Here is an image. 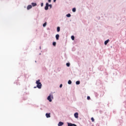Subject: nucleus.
I'll list each match as a JSON object with an SVG mask.
<instances>
[{"mask_svg":"<svg viewBox=\"0 0 126 126\" xmlns=\"http://www.w3.org/2000/svg\"><path fill=\"white\" fill-rule=\"evenodd\" d=\"M36 84H37L36 87L39 89H41L42 88V84L40 82V80H38L36 82Z\"/></svg>","mask_w":126,"mask_h":126,"instance_id":"obj_1","label":"nucleus"},{"mask_svg":"<svg viewBox=\"0 0 126 126\" xmlns=\"http://www.w3.org/2000/svg\"><path fill=\"white\" fill-rule=\"evenodd\" d=\"M52 98H53V95L50 94L48 96L47 100H48L49 102H52Z\"/></svg>","mask_w":126,"mask_h":126,"instance_id":"obj_2","label":"nucleus"},{"mask_svg":"<svg viewBox=\"0 0 126 126\" xmlns=\"http://www.w3.org/2000/svg\"><path fill=\"white\" fill-rule=\"evenodd\" d=\"M45 10H48L49 9V3H46V6L45 7Z\"/></svg>","mask_w":126,"mask_h":126,"instance_id":"obj_3","label":"nucleus"},{"mask_svg":"<svg viewBox=\"0 0 126 126\" xmlns=\"http://www.w3.org/2000/svg\"><path fill=\"white\" fill-rule=\"evenodd\" d=\"M74 116L76 119H78V113L76 112L74 114Z\"/></svg>","mask_w":126,"mask_h":126,"instance_id":"obj_4","label":"nucleus"},{"mask_svg":"<svg viewBox=\"0 0 126 126\" xmlns=\"http://www.w3.org/2000/svg\"><path fill=\"white\" fill-rule=\"evenodd\" d=\"M45 115L46 118H51V113H46Z\"/></svg>","mask_w":126,"mask_h":126,"instance_id":"obj_5","label":"nucleus"},{"mask_svg":"<svg viewBox=\"0 0 126 126\" xmlns=\"http://www.w3.org/2000/svg\"><path fill=\"white\" fill-rule=\"evenodd\" d=\"M63 125V122H60L58 123V126H62Z\"/></svg>","mask_w":126,"mask_h":126,"instance_id":"obj_6","label":"nucleus"},{"mask_svg":"<svg viewBox=\"0 0 126 126\" xmlns=\"http://www.w3.org/2000/svg\"><path fill=\"white\" fill-rule=\"evenodd\" d=\"M31 8H32V5H29L27 6V9H28V10H29V9H31Z\"/></svg>","mask_w":126,"mask_h":126,"instance_id":"obj_7","label":"nucleus"},{"mask_svg":"<svg viewBox=\"0 0 126 126\" xmlns=\"http://www.w3.org/2000/svg\"><path fill=\"white\" fill-rule=\"evenodd\" d=\"M109 42H110V40L107 39L104 42V45H107V44H108Z\"/></svg>","mask_w":126,"mask_h":126,"instance_id":"obj_8","label":"nucleus"},{"mask_svg":"<svg viewBox=\"0 0 126 126\" xmlns=\"http://www.w3.org/2000/svg\"><path fill=\"white\" fill-rule=\"evenodd\" d=\"M59 38H60V35L59 34H56V40H59Z\"/></svg>","mask_w":126,"mask_h":126,"instance_id":"obj_9","label":"nucleus"},{"mask_svg":"<svg viewBox=\"0 0 126 126\" xmlns=\"http://www.w3.org/2000/svg\"><path fill=\"white\" fill-rule=\"evenodd\" d=\"M32 6H36V5H37V4L36 3L32 2Z\"/></svg>","mask_w":126,"mask_h":126,"instance_id":"obj_10","label":"nucleus"},{"mask_svg":"<svg viewBox=\"0 0 126 126\" xmlns=\"http://www.w3.org/2000/svg\"><path fill=\"white\" fill-rule=\"evenodd\" d=\"M61 31V28L60 27H57V32H60Z\"/></svg>","mask_w":126,"mask_h":126,"instance_id":"obj_11","label":"nucleus"},{"mask_svg":"<svg viewBox=\"0 0 126 126\" xmlns=\"http://www.w3.org/2000/svg\"><path fill=\"white\" fill-rule=\"evenodd\" d=\"M76 84H77V85L80 84V81H76Z\"/></svg>","mask_w":126,"mask_h":126,"instance_id":"obj_12","label":"nucleus"},{"mask_svg":"<svg viewBox=\"0 0 126 126\" xmlns=\"http://www.w3.org/2000/svg\"><path fill=\"white\" fill-rule=\"evenodd\" d=\"M68 126H73V124L71 123H67Z\"/></svg>","mask_w":126,"mask_h":126,"instance_id":"obj_13","label":"nucleus"},{"mask_svg":"<svg viewBox=\"0 0 126 126\" xmlns=\"http://www.w3.org/2000/svg\"><path fill=\"white\" fill-rule=\"evenodd\" d=\"M72 11L73 12H75V11H76V9L75 8H73L72 9Z\"/></svg>","mask_w":126,"mask_h":126,"instance_id":"obj_14","label":"nucleus"},{"mask_svg":"<svg viewBox=\"0 0 126 126\" xmlns=\"http://www.w3.org/2000/svg\"><path fill=\"white\" fill-rule=\"evenodd\" d=\"M71 16V15L70 14H68L66 15L67 17H70Z\"/></svg>","mask_w":126,"mask_h":126,"instance_id":"obj_15","label":"nucleus"},{"mask_svg":"<svg viewBox=\"0 0 126 126\" xmlns=\"http://www.w3.org/2000/svg\"><path fill=\"white\" fill-rule=\"evenodd\" d=\"M57 45V42H53V45L55 46Z\"/></svg>","mask_w":126,"mask_h":126,"instance_id":"obj_16","label":"nucleus"},{"mask_svg":"<svg viewBox=\"0 0 126 126\" xmlns=\"http://www.w3.org/2000/svg\"><path fill=\"white\" fill-rule=\"evenodd\" d=\"M47 25V23H45L44 24H43V27H46V26Z\"/></svg>","mask_w":126,"mask_h":126,"instance_id":"obj_17","label":"nucleus"},{"mask_svg":"<svg viewBox=\"0 0 126 126\" xmlns=\"http://www.w3.org/2000/svg\"><path fill=\"white\" fill-rule=\"evenodd\" d=\"M66 65H67V66L68 67V66H70V63H66Z\"/></svg>","mask_w":126,"mask_h":126,"instance_id":"obj_18","label":"nucleus"},{"mask_svg":"<svg viewBox=\"0 0 126 126\" xmlns=\"http://www.w3.org/2000/svg\"><path fill=\"white\" fill-rule=\"evenodd\" d=\"M68 84H71V81L70 80H69L68 81Z\"/></svg>","mask_w":126,"mask_h":126,"instance_id":"obj_19","label":"nucleus"},{"mask_svg":"<svg viewBox=\"0 0 126 126\" xmlns=\"http://www.w3.org/2000/svg\"><path fill=\"white\" fill-rule=\"evenodd\" d=\"M71 39H72V40H74V36H73V35H72L71 36Z\"/></svg>","mask_w":126,"mask_h":126,"instance_id":"obj_20","label":"nucleus"},{"mask_svg":"<svg viewBox=\"0 0 126 126\" xmlns=\"http://www.w3.org/2000/svg\"><path fill=\"white\" fill-rule=\"evenodd\" d=\"M91 121H92V122H94V118L93 117H92V118H91Z\"/></svg>","mask_w":126,"mask_h":126,"instance_id":"obj_21","label":"nucleus"},{"mask_svg":"<svg viewBox=\"0 0 126 126\" xmlns=\"http://www.w3.org/2000/svg\"><path fill=\"white\" fill-rule=\"evenodd\" d=\"M87 100H90V96H87Z\"/></svg>","mask_w":126,"mask_h":126,"instance_id":"obj_22","label":"nucleus"},{"mask_svg":"<svg viewBox=\"0 0 126 126\" xmlns=\"http://www.w3.org/2000/svg\"><path fill=\"white\" fill-rule=\"evenodd\" d=\"M60 87V88H62L63 87V84H61Z\"/></svg>","mask_w":126,"mask_h":126,"instance_id":"obj_23","label":"nucleus"},{"mask_svg":"<svg viewBox=\"0 0 126 126\" xmlns=\"http://www.w3.org/2000/svg\"><path fill=\"white\" fill-rule=\"evenodd\" d=\"M49 6H50V8H52V4H49Z\"/></svg>","mask_w":126,"mask_h":126,"instance_id":"obj_24","label":"nucleus"},{"mask_svg":"<svg viewBox=\"0 0 126 126\" xmlns=\"http://www.w3.org/2000/svg\"><path fill=\"white\" fill-rule=\"evenodd\" d=\"M43 5H44V3H41V6H43Z\"/></svg>","mask_w":126,"mask_h":126,"instance_id":"obj_25","label":"nucleus"},{"mask_svg":"<svg viewBox=\"0 0 126 126\" xmlns=\"http://www.w3.org/2000/svg\"><path fill=\"white\" fill-rule=\"evenodd\" d=\"M73 126H76V125L75 124H73Z\"/></svg>","mask_w":126,"mask_h":126,"instance_id":"obj_26","label":"nucleus"},{"mask_svg":"<svg viewBox=\"0 0 126 126\" xmlns=\"http://www.w3.org/2000/svg\"><path fill=\"white\" fill-rule=\"evenodd\" d=\"M51 0H48L49 2H51Z\"/></svg>","mask_w":126,"mask_h":126,"instance_id":"obj_27","label":"nucleus"},{"mask_svg":"<svg viewBox=\"0 0 126 126\" xmlns=\"http://www.w3.org/2000/svg\"><path fill=\"white\" fill-rule=\"evenodd\" d=\"M56 0H54V2H56Z\"/></svg>","mask_w":126,"mask_h":126,"instance_id":"obj_28","label":"nucleus"},{"mask_svg":"<svg viewBox=\"0 0 126 126\" xmlns=\"http://www.w3.org/2000/svg\"><path fill=\"white\" fill-rule=\"evenodd\" d=\"M34 88H36V87H34Z\"/></svg>","mask_w":126,"mask_h":126,"instance_id":"obj_29","label":"nucleus"}]
</instances>
